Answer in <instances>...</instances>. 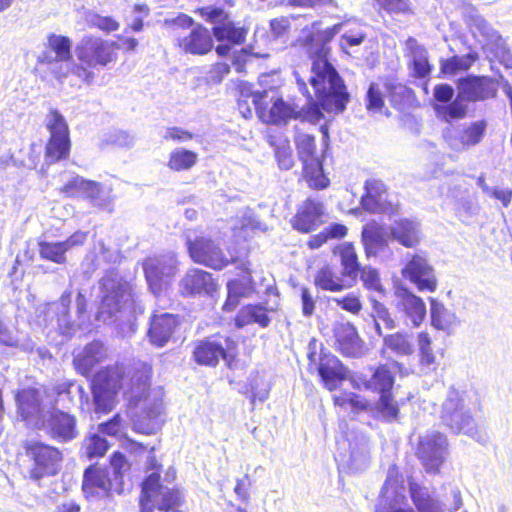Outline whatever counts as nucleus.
<instances>
[{
	"mask_svg": "<svg viewBox=\"0 0 512 512\" xmlns=\"http://www.w3.org/2000/svg\"><path fill=\"white\" fill-rule=\"evenodd\" d=\"M101 305L97 320L104 323H118L122 337L131 336L136 330V314L143 309L133 297L130 283L112 269L99 282Z\"/></svg>",
	"mask_w": 512,
	"mask_h": 512,
	"instance_id": "3",
	"label": "nucleus"
},
{
	"mask_svg": "<svg viewBox=\"0 0 512 512\" xmlns=\"http://www.w3.org/2000/svg\"><path fill=\"white\" fill-rule=\"evenodd\" d=\"M255 323L263 328L270 324V318L267 315L266 308L260 304L243 306L235 318V325L238 328H243Z\"/></svg>",
	"mask_w": 512,
	"mask_h": 512,
	"instance_id": "40",
	"label": "nucleus"
},
{
	"mask_svg": "<svg viewBox=\"0 0 512 512\" xmlns=\"http://www.w3.org/2000/svg\"><path fill=\"white\" fill-rule=\"evenodd\" d=\"M88 181L89 180H86L78 175L74 176L70 181H68L67 184H65L62 191L68 197H83Z\"/></svg>",
	"mask_w": 512,
	"mask_h": 512,
	"instance_id": "62",
	"label": "nucleus"
},
{
	"mask_svg": "<svg viewBox=\"0 0 512 512\" xmlns=\"http://www.w3.org/2000/svg\"><path fill=\"white\" fill-rule=\"evenodd\" d=\"M295 76L299 90L307 97V108L299 109L297 105L284 101L283 98L278 95L277 90L271 89V94L267 99V106L271 104L266 120L268 123L285 125L292 119H302L317 123L323 118L322 110L328 112L321 105L315 90L313 89L316 101H314L312 94L308 90L305 80L301 78L298 73H295Z\"/></svg>",
	"mask_w": 512,
	"mask_h": 512,
	"instance_id": "5",
	"label": "nucleus"
},
{
	"mask_svg": "<svg viewBox=\"0 0 512 512\" xmlns=\"http://www.w3.org/2000/svg\"><path fill=\"white\" fill-rule=\"evenodd\" d=\"M337 253L340 257V263L342 266V277L349 279L352 283H355L359 276L361 266L358 262V256L354 246L349 242H345L337 248Z\"/></svg>",
	"mask_w": 512,
	"mask_h": 512,
	"instance_id": "39",
	"label": "nucleus"
},
{
	"mask_svg": "<svg viewBox=\"0 0 512 512\" xmlns=\"http://www.w3.org/2000/svg\"><path fill=\"white\" fill-rule=\"evenodd\" d=\"M433 96L437 102L434 104V108L436 105H450L454 100V89L446 83L438 84L434 87Z\"/></svg>",
	"mask_w": 512,
	"mask_h": 512,
	"instance_id": "61",
	"label": "nucleus"
},
{
	"mask_svg": "<svg viewBox=\"0 0 512 512\" xmlns=\"http://www.w3.org/2000/svg\"><path fill=\"white\" fill-rule=\"evenodd\" d=\"M290 30V20L287 17H279L270 21V32L273 39H284Z\"/></svg>",
	"mask_w": 512,
	"mask_h": 512,
	"instance_id": "64",
	"label": "nucleus"
},
{
	"mask_svg": "<svg viewBox=\"0 0 512 512\" xmlns=\"http://www.w3.org/2000/svg\"><path fill=\"white\" fill-rule=\"evenodd\" d=\"M385 88L394 106H399L402 101L408 99L412 93L411 89L405 85L392 80L385 83Z\"/></svg>",
	"mask_w": 512,
	"mask_h": 512,
	"instance_id": "57",
	"label": "nucleus"
},
{
	"mask_svg": "<svg viewBox=\"0 0 512 512\" xmlns=\"http://www.w3.org/2000/svg\"><path fill=\"white\" fill-rule=\"evenodd\" d=\"M143 270L151 291L159 294L170 283L177 272V260L173 253L148 257Z\"/></svg>",
	"mask_w": 512,
	"mask_h": 512,
	"instance_id": "15",
	"label": "nucleus"
},
{
	"mask_svg": "<svg viewBox=\"0 0 512 512\" xmlns=\"http://www.w3.org/2000/svg\"><path fill=\"white\" fill-rule=\"evenodd\" d=\"M470 402L467 392L451 388L442 404L441 420L453 433H463L475 438L478 425L471 414Z\"/></svg>",
	"mask_w": 512,
	"mask_h": 512,
	"instance_id": "7",
	"label": "nucleus"
},
{
	"mask_svg": "<svg viewBox=\"0 0 512 512\" xmlns=\"http://www.w3.org/2000/svg\"><path fill=\"white\" fill-rule=\"evenodd\" d=\"M82 490L87 498L107 496L115 490V482L110 477V471L91 465L84 471Z\"/></svg>",
	"mask_w": 512,
	"mask_h": 512,
	"instance_id": "21",
	"label": "nucleus"
},
{
	"mask_svg": "<svg viewBox=\"0 0 512 512\" xmlns=\"http://www.w3.org/2000/svg\"><path fill=\"white\" fill-rule=\"evenodd\" d=\"M366 193L361 198L362 207L371 213L392 212V204L388 200V193L385 184L376 179L367 180L365 183Z\"/></svg>",
	"mask_w": 512,
	"mask_h": 512,
	"instance_id": "23",
	"label": "nucleus"
},
{
	"mask_svg": "<svg viewBox=\"0 0 512 512\" xmlns=\"http://www.w3.org/2000/svg\"><path fill=\"white\" fill-rule=\"evenodd\" d=\"M485 130V121L473 122L459 132L458 137L455 139V142L451 143V146L456 150H461L470 146H475L483 138Z\"/></svg>",
	"mask_w": 512,
	"mask_h": 512,
	"instance_id": "41",
	"label": "nucleus"
},
{
	"mask_svg": "<svg viewBox=\"0 0 512 512\" xmlns=\"http://www.w3.org/2000/svg\"><path fill=\"white\" fill-rule=\"evenodd\" d=\"M365 106L367 111L372 114L382 111L384 107V94L378 83L372 82L369 84L365 97Z\"/></svg>",
	"mask_w": 512,
	"mask_h": 512,
	"instance_id": "54",
	"label": "nucleus"
},
{
	"mask_svg": "<svg viewBox=\"0 0 512 512\" xmlns=\"http://www.w3.org/2000/svg\"><path fill=\"white\" fill-rule=\"evenodd\" d=\"M46 433L58 442H69L78 436L75 416L60 409H54L46 422H42Z\"/></svg>",
	"mask_w": 512,
	"mask_h": 512,
	"instance_id": "20",
	"label": "nucleus"
},
{
	"mask_svg": "<svg viewBox=\"0 0 512 512\" xmlns=\"http://www.w3.org/2000/svg\"><path fill=\"white\" fill-rule=\"evenodd\" d=\"M228 339L223 337H209L197 342L194 348V359L200 365L216 366L220 359H226L224 343Z\"/></svg>",
	"mask_w": 512,
	"mask_h": 512,
	"instance_id": "25",
	"label": "nucleus"
},
{
	"mask_svg": "<svg viewBox=\"0 0 512 512\" xmlns=\"http://www.w3.org/2000/svg\"><path fill=\"white\" fill-rule=\"evenodd\" d=\"M478 59L476 53H468L464 56H453L446 60H441L440 69L443 74L454 75L459 71L468 70Z\"/></svg>",
	"mask_w": 512,
	"mask_h": 512,
	"instance_id": "48",
	"label": "nucleus"
},
{
	"mask_svg": "<svg viewBox=\"0 0 512 512\" xmlns=\"http://www.w3.org/2000/svg\"><path fill=\"white\" fill-rule=\"evenodd\" d=\"M206 21L212 23L213 35L219 42L226 41L227 44H220L216 51L219 55H227L230 51V44H241L244 42L247 30L229 19L228 14L219 7L207 6L197 10Z\"/></svg>",
	"mask_w": 512,
	"mask_h": 512,
	"instance_id": "10",
	"label": "nucleus"
},
{
	"mask_svg": "<svg viewBox=\"0 0 512 512\" xmlns=\"http://www.w3.org/2000/svg\"><path fill=\"white\" fill-rule=\"evenodd\" d=\"M317 370L325 387L330 391L337 388L338 383L346 378L347 373V369L336 356L323 352L320 355Z\"/></svg>",
	"mask_w": 512,
	"mask_h": 512,
	"instance_id": "29",
	"label": "nucleus"
},
{
	"mask_svg": "<svg viewBox=\"0 0 512 512\" xmlns=\"http://www.w3.org/2000/svg\"><path fill=\"white\" fill-rule=\"evenodd\" d=\"M378 6L390 14H405L410 11L409 0H376Z\"/></svg>",
	"mask_w": 512,
	"mask_h": 512,
	"instance_id": "60",
	"label": "nucleus"
},
{
	"mask_svg": "<svg viewBox=\"0 0 512 512\" xmlns=\"http://www.w3.org/2000/svg\"><path fill=\"white\" fill-rule=\"evenodd\" d=\"M402 275L420 292H434L437 289L438 281L435 270L423 255H412L402 269Z\"/></svg>",
	"mask_w": 512,
	"mask_h": 512,
	"instance_id": "19",
	"label": "nucleus"
},
{
	"mask_svg": "<svg viewBox=\"0 0 512 512\" xmlns=\"http://www.w3.org/2000/svg\"><path fill=\"white\" fill-rule=\"evenodd\" d=\"M341 33L340 46L343 51L360 45L365 39L362 27L353 21L341 22L323 31L311 32L304 37V45L312 59L308 81L327 111L341 113L350 99L344 81L337 70L328 61V43L336 34Z\"/></svg>",
	"mask_w": 512,
	"mask_h": 512,
	"instance_id": "2",
	"label": "nucleus"
},
{
	"mask_svg": "<svg viewBox=\"0 0 512 512\" xmlns=\"http://www.w3.org/2000/svg\"><path fill=\"white\" fill-rule=\"evenodd\" d=\"M151 367L140 364L125 383L117 367H106L98 371L91 384L96 413L110 412L116 401L118 390L123 388L136 432L151 435L157 433L163 424L161 417L162 399L158 392L150 393Z\"/></svg>",
	"mask_w": 512,
	"mask_h": 512,
	"instance_id": "1",
	"label": "nucleus"
},
{
	"mask_svg": "<svg viewBox=\"0 0 512 512\" xmlns=\"http://www.w3.org/2000/svg\"><path fill=\"white\" fill-rule=\"evenodd\" d=\"M186 244L192 260L215 270H221L229 263L221 248L211 238L187 236Z\"/></svg>",
	"mask_w": 512,
	"mask_h": 512,
	"instance_id": "17",
	"label": "nucleus"
},
{
	"mask_svg": "<svg viewBox=\"0 0 512 512\" xmlns=\"http://www.w3.org/2000/svg\"><path fill=\"white\" fill-rule=\"evenodd\" d=\"M384 349L391 350L398 356H409L414 352V347L408 337L401 333H395L384 337Z\"/></svg>",
	"mask_w": 512,
	"mask_h": 512,
	"instance_id": "51",
	"label": "nucleus"
},
{
	"mask_svg": "<svg viewBox=\"0 0 512 512\" xmlns=\"http://www.w3.org/2000/svg\"><path fill=\"white\" fill-rule=\"evenodd\" d=\"M27 453L34 460V468L31 475L34 479L39 480L46 475H55L61 465V452L50 445L33 442L27 446Z\"/></svg>",
	"mask_w": 512,
	"mask_h": 512,
	"instance_id": "18",
	"label": "nucleus"
},
{
	"mask_svg": "<svg viewBox=\"0 0 512 512\" xmlns=\"http://www.w3.org/2000/svg\"><path fill=\"white\" fill-rule=\"evenodd\" d=\"M17 402L22 419L40 428L43 422L40 393L36 389H24L18 393Z\"/></svg>",
	"mask_w": 512,
	"mask_h": 512,
	"instance_id": "26",
	"label": "nucleus"
},
{
	"mask_svg": "<svg viewBox=\"0 0 512 512\" xmlns=\"http://www.w3.org/2000/svg\"><path fill=\"white\" fill-rule=\"evenodd\" d=\"M275 157L279 168L282 170H290L294 165L292 150L287 141L275 148Z\"/></svg>",
	"mask_w": 512,
	"mask_h": 512,
	"instance_id": "58",
	"label": "nucleus"
},
{
	"mask_svg": "<svg viewBox=\"0 0 512 512\" xmlns=\"http://www.w3.org/2000/svg\"><path fill=\"white\" fill-rule=\"evenodd\" d=\"M180 285L182 292L187 295H209L216 288L212 275L200 269H190L181 280Z\"/></svg>",
	"mask_w": 512,
	"mask_h": 512,
	"instance_id": "32",
	"label": "nucleus"
},
{
	"mask_svg": "<svg viewBox=\"0 0 512 512\" xmlns=\"http://www.w3.org/2000/svg\"><path fill=\"white\" fill-rule=\"evenodd\" d=\"M418 347L421 365L426 367L427 370H431L433 364L435 363V356L431 348V339L427 333H419Z\"/></svg>",
	"mask_w": 512,
	"mask_h": 512,
	"instance_id": "56",
	"label": "nucleus"
},
{
	"mask_svg": "<svg viewBox=\"0 0 512 512\" xmlns=\"http://www.w3.org/2000/svg\"><path fill=\"white\" fill-rule=\"evenodd\" d=\"M37 63L59 81L73 74L72 41L63 35L50 34L44 49L37 56Z\"/></svg>",
	"mask_w": 512,
	"mask_h": 512,
	"instance_id": "8",
	"label": "nucleus"
},
{
	"mask_svg": "<svg viewBox=\"0 0 512 512\" xmlns=\"http://www.w3.org/2000/svg\"><path fill=\"white\" fill-rule=\"evenodd\" d=\"M72 301V292L64 291L58 302L50 305L49 311L57 314V325L63 335L70 336L76 332L77 329H84L89 322V317L86 312L87 301L82 292H78L76 298V309L78 321H71L69 316V306Z\"/></svg>",
	"mask_w": 512,
	"mask_h": 512,
	"instance_id": "12",
	"label": "nucleus"
},
{
	"mask_svg": "<svg viewBox=\"0 0 512 512\" xmlns=\"http://www.w3.org/2000/svg\"><path fill=\"white\" fill-rule=\"evenodd\" d=\"M409 493L418 512H456L463 505L461 493L456 488L451 490L452 502L440 500L427 487L412 481L409 482Z\"/></svg>",
	"mask_w": 512,
	"mask_h": 512,
	"instance_id": "13",
	"label": "nucleus"
},
{
	"mask_svg": "<svg viewBox=\"0 0 512 512\" xmlns=\"http://www.w3.org/2000/svg\"><path fill=\"white\" fill-rule=\"evenodd\" d=\"M228 297L224 303L223 309L232 311L239 303L242 297H248L254 292V283L249 271L238 279L230 280L227 283Z\"/></svg>",
	"mask_w": 512,
	"mask_h": 512,
	"instance_id": "36",
	"label": "nucleus"
},
{
	"mask_svg": "<svg viewBox=\"0 0 512 512\" xmlns=\"http://www.w3.org/2000/svg\"><path fill=\"white\" fill-rule=\"evenodd\" d=\"M377 411L379 415L386 421H394L399 414V408L393 400L391 393L380 394L377 402Z\"/></svg>",
	"mask_w": 512,
	"mask_h": 512,
	"instance_id": "55",
	"label": "nucleus"
},
{
	"mask_svg": "<svg viewBox=\"0 0 512 512\" xmlns=\"http://www.w3.org/2000/svg\"><path fill=\"white\" fill-rule=\"evenodd\" d=\"M67 248L63 241L60 242H40L39 254L41 258L52 261L57 264H64L67 261Z\"/></svg>",
	"mask_w": 512,
	"mask_h": 512,
	"instance_id": "49",
	"label": "nucleus"
},
{
	"mask_svg": "<svg viewBox=\"0 0 512 512\" xmlns=\"http://www.w3.org/2000/svg\"><path fill=\"white\" fill-rule=\"evenodd\" d=\"M110 471V477L115 482V491L120 492L123 483V474L128 470L129 464L126 457L120 453L115 452L110 459V466L104 467Z\"/></svg>",
	"mask_w": 512,
	"mask_h": 512,
	"instance_id": "52",
	"label": "nucleus"
},
{
	"mask_svg": "<svg viewBox=\"0 0 512 512\" xmlns=\"http://www.w3.org/2000/svg\"><path fill=\"white\" fill-rule=\"evenodd\" d=\"M108 449L107 440L98 433H91L82 442L81 456L92 460L93 458L102 457Z\"/></svg>",
	"mask_w": 512,
	"mask_h": 512,
	"instance_id": "45",
	"label": "nucleus"
},
{
	"mask_svg": "<svg viewBox=\"0 0 512 512\" xmlns=\"http://www.w3.org/2000/svg\"><path fill=\"white\" fill-rule=\"evenodd\" d=\"M294 141L299 159L303 163L304 168L306 170L309 168L321 170L322 164L316 156L315 137L307 133L298 132Z\"/></svg>",
	"mask_w": 512,
	"mask_h": 512,
	"instance_id": "37",
	"label": "nucleus"
},
{
	"mask_svg": "<svg viewBox=\"0 0 512 512\" xmlns=\"http://www.w3.org/2000/svg\"><path fill=\"white\" fill-rule=\"evenodd\" d=\"M343 279L342 275L338 276L331 266L325 265L317 271L314 284L322 290L338 292L345 288Z\"/></svg>",
	"mask_w": 512,
	"mask_h": 512,
	"instance_id": "44",
	"label": "nucleus"
},
{
	"mask_svg": "<svg viewBox=\"0 0 512 512\" xmlns=\"http://www.w3.org/2000/svg\"><path fill=\"white\" fill-rule=\"evenodd\" d=\"M107 357V350L100 341L87 344L83 350L74 357L73 363L76 370L87 376L93 368Z\"/></svg>",
	"mask_w": 512,
	"mask_h": 512,
	"instance_id": "31",
	"label": "nucleus"
},
{
	"mask_svg": "<svg viewBox=\"0 0 512 512\" xmlns=\"http://www.w3.org/2000/svg\"><path fill=\"white\" fill-rule=\"evenodd\" d=\"M114 42H109L92 35L84 36L75 47L79 64L74 62L73 75L81 81L91 84L95 74L93 69L105 67L113 61Z\"/></svg>",
	"mask_w": 512,
	"mask_h": 512,
	"instance_id": "6",
	"label": "nucleus"
},
{
	"mask_svg": "<svg viewBox=\"0 0 512 512\" xmlns=\"http://www.w3.org/2000/svg\"><path fill=\"white\" fill-rule=\"evenodd\" d=\"M396 296V307L399 312L403 313L406 323H410L413 327H419L427 314L426 305L422 298L407 288L398 289Z\"/></svg>",
	"mask_w": 512,
	"mask_h": 512,
	"instance_id": "22",
	"label": "nucleus"
},
{
	"mask_svg": "<svg viewBox=\"0 0 512 512\" xmlns=\"http://www.w3.org/2000/svg\"><path fill=\"white\" fill-rule=\"evenodd\" d=\"M178 46L185 52L203 55L212 48L213 41L210 32L201 25H196L188 34L176 33Z\"/></svg>",
	"mask_w": 512,
	"mask_h": 512,
	"instance_id": "24",
	"label": "nucleus"
},
{
	"mask_svg": "<svg viewBox=\"0 0 512 512\" xmlns=\"http://www.w3.org/2000/svg\"><path fill=\"white\" fill-rule=\"evenodd\" d=\"M46 127L50 138L46 145L45 162L53 164L66 159L69 155L71 142L68 124L63 115L55 109L46 116Z\"/></svg>",
	"mask_w": 512,
	"mask_h": 512,
	"instance_id": "11",
	"label": "nucleus"
},
{
	"mask_svg": "<svg viewBox=\"0 0 512 512\" xmlns=\"http://www.w3.org/2000/svg\"><path fill=\"white\" fill-rule=\"evenodd\" d=\"M335 338L341 351L346 355H354L359 348L357 331L349 323L340 324L335 328Z\"/></svg>",
	"mask_w": 512,
	"mask_h": 512,
	"instance_id": "43",
	"label": "nucleus"
},
{
	"mask_svg": "<svg viewBox=\"0 0 512 512\" xmlns=\"http://www.w3.org/2000/svg\"><path fill=\"white\" fill-rule=\"evenodd\" d=\"M359 275L366 288L380 293L383 292V287L380 283L379 274L376 269L367 266L363 267L361 268Z\"/></svg>",
	"mask_w": 512,
	"mask_h": 512,
	"instance_id": "59",
	"label": "nucleus"
},
{
	"mask_svg": "<svg viewBox=\"0 0 512 512\" xmlns=\"http://www.w3.org/2000/svg\"><path fill=\"white\" fill-rule=\"evenodd\" d=\"M389 235L401 245L412 248L420 243L421 225L416 220L400 219L389 227Z\"/></svg>",
	"mask_w": 512,
	"mask_h": 512,
	"instance_id": "33",
	"label": "nucleus"
},
{
	"mask_svg": "<svg viewBox=\"0 0 512 512\" xmlns=\"http://www.w3.org/2000/svg\"><path fill=\"white\" fill-rule=\"evenodd\" d=\"M178 325L179 320L173 314L153 315L148 330L150 342L155 346L163 347L170 340Z\"/></svg>",
	"mask_w": 512,
	"mask_h": 512,
	"instance_id": "27",
	"label": "nucleus"
},
{
	"mask_svg": "<svg viewBox=\"0 0 512 512\" xmlns=\"http://www.w3.org/2000/svg\"><path fill=\"white\" fill-rule=\"evenodd\" d=\"M429 300L431 325L437 330H442L449 334L452 333L460 324L457 315L447 309L444 304L437 299L429 298Z\"/></svg>",
	"mask_w": 512,
	"mask_h": 512,
	"instance_id": "35",
	"label": "nucleus"
},
{
	"mask_svg": "<svg viewBox=\"0 0 512 512\" xmlns=\"http://www.w3.org/2000/svg\"><path fill=\"white\" fill-rule=\"evenodd\" d=\"M150 14V9L146 4H136L132 10V19L130 28L134 32H140L143 29V20Z\"/></svg>",
	"mask_w": 512,
	"mask_h": 512,
	"instance_id": "63",
	"label": "nucleus"
},
{
	"mask_svg": "<svg viewBox=\"0 0 512 512\" xmlns=\"http://www.w3.org/2000/svg\"><path fill=\"white\" fill-rule=\"evenodd\" d=\"M323 204L315 199H307L298 210L293 227L300 232L309 233L322 223Z\"/></svg>",
	"mask_w": 512,
	"mask_h": 512,
	"instance_id": "28",
	"label": "nucleus"
},
{
	"mask_svg": "<svg viewBox=\"0 0 512 512\" xmlns=\"http://www.w3.org/2000/svg\"><path fill=\"white\" fill-rule=\"evenodd\" d=\"M86 197L94 206L105 207L110 203V191L95 181H88L85 193Z\"/></svg>",
	"mask_w": 512,
	"mask_h": 512,
	"instance_id": "53",
	"label": "nucleus"
},
{
	"mask_svg": "<svg viewBox=\"0 0 512 512\" xmlns=\"http://www.w3.org/2000/svg\"><path fill=\"white\" fill-rule=\"evenodd\" d=\"M458 94L450 105H436L437 117L445 122L465 117L467 106L464 101H483L496 96L497 83L490 77L472 76L458 80Z\"/></svg>",
	"mask_w": 512,
	"mask_h": 512,
	"instance_id": "4",
	"label": "nucleus"
},
{
	"mask_svg": "<svg viewBox=\"0 0 512 512\" xmlns=\"http://www.w3.org/2000/svg\"><path fill=\"white\" fill-rule=\"evenodd\" d=\"M198 155L184 148H177L170 153L168 167L173 171H187L197 162Z\"/></svg>",
	"mask_w": 512,
	"mask_h": 512,
	"instance_id": "46",
	"label": "nucleus"
},
{
	"mask_svg": "<svg viewBox=\"0 0 512 512\" xmlns=\"http://www.w3.org/2000/svg\"><path fill=\"white\" fill-rule=\"evenodd\" d=\"M181 504L180 490L174 485L164 484L157 473H151L143 481L140 497L141 512H153L154 509L178 512L176 508Z\"/></svg>",
	"mask_w": 512,
	"mask_h": 512,
	"instance_id": "9",
	"label": "nucleus"
},
{
	"mask_svg": "<svg viewBox=\"0 0 512 512\" xmlns=\"http://www.w3.org/2000/svg\"><path fill=\"white\" fill-rule=\"evenodd\" d=\"M447 448L446 436L431 431L420 437L416 454L427 472L437 473L444 462Z\"/></svg>",
	"mask_w": 512,
	"mask_h": 512,
	"instance_id": "16",
	"label": "nucleus"
},
{
	"mask_svg": "<svg viewBox=\"0 0 512 512\" xmlns=\"http://www.w3.org/2000/svg\"><path fill=\"white\" fill-rule=\"evenodd\" d=\"M362 241L367 256L376 255L378 251L387 246L383 228L377 224L364 226L362 230Z\"/></svg>",
	"mask_w": 512,
	"mask_h": 512,
	"instance_id": "42",
	"label": "nucleus"
},
{
	"mask_svg": "<svg viewBox=\"0 0 512 512\" xmlns=\"http://www.w3.org/2000/svg\"><path fill=\"white\" fill-rule=\"evenodd\" d=\"M394 384V376L386 365L379 366L367 383V387L379 394L390 393Z\"/></svg>",
	"mask_w": 512,
	"mask_h": 512,
	"instance_id": "47",
	"label": "nucleus"
},
{
	"mask_svg": "<svg viewBox=\"0 0 512 512\" xmlns=\"http://www.w3.org/2000/svg\"><path fill=\"white\" fill-rule=\"evenodd\" d=\"M240 97L238 99V107L245 118L251 116V109L247 105V99L251 98L252 103L259 114L267 109V99L271 94V89H262L254 91L252 86L247 82L238 85ZM262 117V115H260Z\"/></svg>",
	"mask_w": 512,
	"mask_h": 512,
	"instance_id": "34",
	"label": "nucleus"
},
{
	"mask_svg": "<svg viewBox=\"0 0 512 512\" xmlns=\"http://www.w3.org/2000/svg\"><path fill=\"white\" fill-rule=\"evenodd\" d=\"M406 50L411 58L413 75L417 78H425L430 75L432 67L428 61V51L418 43V41L409 37L406 40Z\"/></svg>",
	"mask_w": 512,
	"mask_h": 512,
	"instance_id": "38",
	"label": "nucleus"
},
{
	"mask_svg": "<svg viewBox=\"0 0 512 512\" xmlns=\"http://www.w3.org/2000/svg\"><path fill=\"white\" fill-rule=\"evenodd\" d=\"M340 461L353 472H362L370 465V441L364 434L350 433L339 442Z\"/></svg>",
	"mask_w": 512,
	"mask_h": 512,
	"instance_id": "14",
	"label": "nucleus"
},
{
	"mask_svg": "<svg viewBox=\"0 0 512 512\" xmlns=\"http://www.w3.org/2000/svg\"><path fill=\"white\" fill-rule=\"evenodd\" d=\"M372 302V317L374 319V326L379 336L383 335L381 324L383 323L385 328L392 330L396 327L395 320L392 318L388 308L376 299H371Z\"/></svg>",
	"mask_w": 512,
	"mask_h": 512,
	"instance_id": "50",
	"label": "nucleus"
},
{
	"mask_svg": "<svg viewBox=\"0 0 512 512\" xmlns=\"http://www.w3.org/2000/svg\"><path fill=\"white\" fill-rule=\"evenodd\" d=\"M47 393L49 397L53 398L54 405L63 409H70L75 404L76 396L79 397L80 401H82L84 397L85 400L88 401V396L84 388L68 380L55 383L48 389Z\"/></svg>",
	"mask_w": 512,
	"mask_h": 512,
	"instance_id": "30",
	"label": "nucleus"
}]
</instances>
